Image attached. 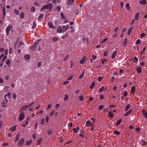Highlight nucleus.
Here are the masks:
<instances>
[{
    "instance_id": "f257e3e1",
    "label": "nucleus",
    "mask_w": 147,
    "mask_h": 147,
    "mask_svg": "<svg viewBox=\"0 0 147 147\" xmlns=\"http://www.w3.org/2000/svg\"><path fill=\"white\" fill-rule=\"evenodd\" d=\"M53 5L52 3H48L46 5H44L43 7L40 10L42 11L43 9H48L51 11L52 10Z\"/></svg>"
},
{
    "instance_id": "f03ea898",
    "label": "nucleus",
    "mask_w": 147,
    "mask_h": 147,
    "mask_svg": "<svg viewBox=\"0 0 147 147\" xmlns=\"http://www.w3.org/2000/svg\"><path fill=\"white\" fill-rule=\"evenodd\" d=\"M24 138H22L19 141L17 144V145L18 146H22L24 143Z\"/></svg>"
},
{
    "instance_id": "7ed1b4c3",
    "label": "nucleus",
    "mask_w": 147,
    "mask_h": 147,
    "mask_svg": "<svg viewBox=\"0 0 147 147\" xmlns=\"http://www.w3.org/2000/svg\"><path fill=\"white\" fill-rule=\"evenodd\" d=\"M12 26L11 25L8 26L6 28L5 31L7 35H9L11 29L12 28Z\"/></svg>"
},
{
    "instance_id": "20e7f679",
    "label": "nucleus",
    "mask_w": 147,
    "mask_h": 147,
    "mask_svg": "<svg viewBox=\"0 0 147 147\" xmlns=\"http://www.w3.org/2000/svg\"><path fill=\"white\" fill-rule=\"evenodd\" d=\"M25 118V115L24 113H21L20 115L19 118V120L20 121H21L23 120Z\"/></svg>"
},
{
    "instance_id": "39448f33",
    "label": "nucleus",
    "mask_w": 147,
    "mask_h": 147,
    "mask_svg": "<svg viewBox=\"0 0 147 147\" xmlns=\"http://www.w3.org/2000/svg\"><path fill=\"white\" fill-rule=\"evenodd\" d=\"M75 0H67V4L68 5H75Z\"/></svg>"
},
{
    "instance_id": "423d86ee",
    "label": "nucleus",
    "mask_w": 147,
    "mask_h": 147,
    "mask_svg": "<svg viewBox=\"0 0 147 147\" xmlns=\"http://www.w3.org/2000/svg\"><path fill=\"white\" fill-rule=\"evenodd\" d=\"M132 111V109H130L124 115V116H127L129 115L130 113Z\"/></svg>"
},
{
    "instance_id": "0eeeda50",
    "label": "nucleus",
    "mask_w": 147,
    "mask_h": 147,
    "mask_svg": "<svg viewBox=\"0 0 147 147\" xmlns=\"http://www.w3.org/2000/svg\"><path fill=\"white\" fill-rule=\"evenodd\" d=\"M127 38H125V39L124 42L123 44V47H124L127 45Z\"/></svg>"
},
{
    "instance_id": "6e6552de",
    "label": "nucleus",
    "mask_w": 147,
    "mask_h": 147,
    "mask_svg": "<svg viewBox=\"0 0 147 147\" xmlns=\"http://www.w3.org/2000/svg\"><path fill=\"white\" fill-rule=\"evenodd\" d=\"M16 130V127L14 126L11 127L9 129V130L11 131L12 132H13L14 131H15Z\"/></svg>"
},
{
    "instance_id": "1a4fd4ad",
    "label": "nucleus",
    "mask_w": 147,
    "mask_h": 147,
    "mask_svg": "<svg viewBox=\"0 0 147 147\" xmlns=\"http://www.w3.org/2000/svg\"><path fill=\"white\" fill-rule=\"evenodd\" d=\"M142 68L140 67H138L136 69V71L138 73H140L142 71Z\"/></svg>"
},
{
    "instance_id": "9d476101",
    "label": "nucleus",
    "mask_w": 147,
    "mask_h": 147,
    "mask_svg": "<svg viewBox=\"0 0 147 147\" xmlns=\"http://www.w3.org/2000/svg\"><path fill=\"white\" fill-rule=\"evenodd\" d=\"M117 51H115L113 53L111 57L112 59H113L116 56V55L117 54Z\"/></svg>"
},
{
    "instance_id": "9b49d317",
    "label": "nucleus",
    "mask_w": 147,
    "mask_h": 147,
    "mask_svg": "<svg viewBox=\"0 0 147 147\" xmlns=\"http://www.w3.org/2000/svg\"><path fill=\"white\" fill-rule=\"evenodd\" d=\"M49 27L53 29L54 28L53 25L52 23L51 22H49L48 23Z\"/></svg>"
},
{
    "instance_id": "f8f14e48",
    "label": "nucleus",
    "mask_w": 147,
    "mask_h": 147,
    "mask_svg": "<svg viewBox=\"0 0 147 147\" xmlns=\"http://www.w3.org/2000/svg\"><path fill=\"white\" fill-rule=\"evenodd\" d=\"M61 28L64 32L66 31L68 29V28H66V26L64 25H63Z\"/></svg>"
},
{
    "instance_id": "ddd939ff",
    "label": "nucleus",
    "mask_w": 147,
    "mask_h": 147,
    "mask_svg": "<svg viewBox=\"0 0 147 147\" xmlns=\"http://www.w3.org/2000/svg\"><path fill=\"white\" fill-rule=\"evenodd\" d=\"M108 114L111 118H113V114L112 112L109 111L108 112Z\"/></svg>"
},
{
    "instance_id": "4468645a",
    "label": "nucleus",
    "mask_w": 147,
    "mask_h": 147,
    "mask_svg": "<svg viewBox=\"0 0 147 147\" xmlns=\"http://www.w3.org/2000/svg\"><path fill=\"white\" fill-rule=\"evenodd\" d=\"M30 56L29 54L26 55L24 56V58L26 60H28L30 59Z\"/></svg>"
},
{
    "instance_id": "2eb2a0df",
    "label": "nucleus",
    "mask_w": 147,
    "mask_h": 147,
    "mask_svg": "<svg viewBox=\"0 0 147 147\" xmlns=\"http://www.w3.org/2000/svg\"><path fill=\"white\" fill-rule=\"evenodd\" d=\"M140 3L141 4L145 5L146 3V0H142L140 1Z\"/></svg>"
},
{
    "instance_id": "dca6fc26",
    "label": "nucleus",
    "mask_w": 147,
    "mask_h": 147,
    "mask_svg": "<svg viewBox=\"0 0 147 147\" xmlns=\"http://www.w3.org/2000/svg\"><path fill=\"white\" fill-rule=\"evenodd\" d=\"M55 110H52L51 112L50 113V116H52L55 113Z\"/></svg>"
},
{
    "instance_id": "f3484780",
    "label": "nucleus",
    "mask_w": 147,
    "mask_h": 147,
    "mask_svg": "<svg viewBox=\"0 0 147 147\" xmlns=\"http://www.w3.org/2000/svg\"><path fill=\"white\" fill-rule=\"evenodd\" d=\"M24 12H22L20 14V18L21 19H24Z\"/></svg>"
},
{
    "instance_id": "a211bd4d",
    "label": "nucleus",
    "mask_w": 147,
    "mask_h": 147,
    "mask_svg": "<svg viewBox=\"0 0 147 147\" xmlns=\"http://www.w3.org/2000/svg\"><path fill=\"white\" fill-rule=\"evenodd\" d=\"M122 121V119H120L118 120H117V121L116 123V125H119L121 123V122Z\"/></svg>"
},
{
    "instance_id": "6ab92c4d",
    "label": "nucleus",
    "mask_w": 147,
    "mask_h": 147,
    "mask_svg": "<svg viewBox=\"0 0 147 147\" xmlns=\"http://www.w3.org/2000/svg\"><path fill=\"white\" fill-rule=\"evenodd\" d=\"M19 136H20V135H19V134H18L16 136L15 140V142H16L19 139Z\"/></svg>"
},
{
    "instance_id": "aec40b11",
    "label": "nucleus",
    "mask_w": 147,
    "mask_h": 147,
    "mask_svg": "<svg viewBox=\"0 0 147 147\" xmlns=\"http://www.w3.org/2000/svg\"><path fill=\"white\" fill-rule=\"evenodd\" d=\"M131 91L132 93H134L135 92V87L132 86L131 88Z\"/></svg>"
},
{
    "instance_id": "412c9836",
    "label": "nucleus",
    "mask_w": 147,
    "mask_h": 147,
    "mask_svg": "<svg viewBox=\"0 0 147 147\" xmlns=\"http://www.w3.org/2000/svg\"><path fill=\"white\" fill-rule=\"evenodd\" d=\"M11 95V93H10L8 92L7 94H5L4 95V98H5V97L6 96H8L9 98H11V97L10 96V95Z\"/></svg>"
},
{
    "instance_id": "4be33fe9",
    "label": "nucleus",
    "mask_w": 147,
    "mask_h": 147,
    "mask_svg": "<svg viewBox=\"0 0 147 147\" xmlns=\"http://www.w3.org/2000/svg\"><path fill=\"white\" fill-rule=\"evenodd\" d=\"M139 15V14L138 13H136L135 17V20H138Z\"/></svg>"
},
{
    "instance_id": "5701e85b",
    "label": "nucleus",
    "mask_w": 147,
    "mask_h": 147,
    "mask_svg": "<svg viewBox=\"0 0 147 147\" xmlns=\"http://www.w3.org/2000/svg\"><path fill=\"white\" fill-rule=\"evenodd\" d=\"M85 61V57L83 58L80 61V63L81 64H83L84 63Z\"/></svg>"
},
{
    "instance_id": "b1692460",
    "label": "nucleus",
    "mask_w": 147,
    "mask_h": 147,
    "mask_svg": "<svg viewBox=\"0 0 147 147\" xmlns=\"http://www.w3.org/2000/svg\"><path fill=\"white\" fill-rule=\"evenodd\" d=\"M42 140V138H40L38 141L37 142V145H40L41 143V142Z\"/></svg>"
},
{
    "instance_id": "393cba45",
    "label": "nucleus",
    "mask_w": 147,
    "mask_h": 147,
    "mask_svg": "<svg viewBox=\"0 0 147 147\" xmlns=\"http://www.w3.org/2000/svg\"><path fill=\"white\" fill-rule=\"evenodd\" d=\"M95 85V82H93L91 85L90 86V88L91 89H92V88L94 87Z\"/></svg>"
},
{
    "instance_id": "a878e982",
    "label": "nucleus",
    "mask_w": 147,
    "mask_h": 147,
    "mask_svg": "<svg viewBox=\"0 0 147 147\" xmlns=\"http://www.w3.org/2000/svg\"><path fill=\"white\" fill-rule=\"evenodd\" d=\"M57 32L59 33H61L62 31V28L61 27H59L58 29L57 30Z\"/></svg>"
},
{
    "instance_id": "bb28decb",
    "label": "nucleus",
    "mask_w": 147,
    "mask_h": 147,
    "mask_svg": "<svg viewBox=\"0 0 147 147\" xmlns=\"http://www.w3.org/2000/svg\"><path fill=\"white\" fill-rule=\"evenodd\" d=\"M36 47V46H32L30 47V50L32 51H34Z\"/></svg>"
},
{
    "instance_id": "cd10ccee",
    "label": "nucleus",
    "mask_w": 147,
    "mask_h": 147,
    "mask_svg": "<svg viewBox=\"0 0 147 147\" xmlns=\"http://www.w3.org/2000/svg\"><path fill=\"white\" fill-rule=\"evenodd\" d=\"M68 36V34L67 33L65 34V35H63L61 37V38L63 39H64L66 37H67Z\"/></svg>"
},
{
    "instance_id": "c85d7f7f",
    "label": "nucleus",
    "mask_w": 147,
    "mask_h": 147,
    "mask_svg": "<svg viewBox=\"0 0 147 147\" xmlns=\"http://www.w3.org/2000/svg\"><path fill=\"white\" fill-rule=\"evenodd\" d=\"M113 133L117 135H119L120 134V132L117 130L113 132Z\"/></svg>"
},
{
    "instance_id": "c756f323",
    "label": "nucleus",
    "mask_w": 147,
    "mask_h": 147,
    "mask_svg": "<svg viewBox=\"0 0 147 147\" xmlns=\"http://www.w3.org/2000/svg\"><path fill=\"white\" fill-rule=\"evenodd\" d=\"M132 29H133V27H131L129 29V30L128 31V32H127V34L128 35H129L130 34V33H131V30H132Z\"/></svg>"
},
{
    "instance_id": "7c9ffc66",
    "label": "nucleus",
    "mask_w": 147,
    "mask_h": 147,
    "mask_svg": "<svg viewBox=\"0 0 147 147\" xmlns=\"http://www.w3.org/2000/svg\"><path fill=\"white\" fill-rule=\"evenodd\" d=\"M53 131L52 130L50 129L47 133V134L50 135L51 134H53Z\"/></svg>"
},
{
    "instance_id": "2f4dec72",
    "label": "nucleus",
    "mask_w": 147,
    "mask_h": 147,
    "mask_svg": "<svg viewBox=\"0 0 147 147\" xmlns=\"http://www.w3.org/2000/svg\"><path fill=\"white\" fill-rule=\"evenodd\" d=\"M130 107V105L129 104L127 105L125 109V111H127Z\"/></svg>"
},
{
    "instance_id": "473e14b6",
    "label": "nucleus",
    "mask_w": 147,
    "mask_h": 147,
    "mask_svg": "<svg viewBox=\"0 0 147 147\" xmlns=\"http://www.w3.org/2000/svg\"><path fill=\"white\" fill-rule=\"evenodd\" d=\"M84 71H85V70L84 71V72L83 73H82V74L79 76V79H81L82 78H83L84 76Z\"/></svg>"
},
{
    "instance_id": "72a5a7b5",
    "label": "nucleus",
    "mask_w": 147,
    "mask_h": 147,
    "mask_svg": "<svg viewBox=\"0 0 147 147\" xmlns=\"http://www.w3.org/2000/svg\"><path fill=\"white\" fill-rule=\"evenodd\" d=\"M2 104L3 107H7V102H3Z\"/></svg>"
},
{
    "instance_id": "f704fd0d",
    "label": "nucleus",
    "mask_w": 147,
    "mask_h": 147,
    "mask_svg": "<svg viewBox=\"0 0 147 147\" xmlns=\"http://www.w3.org/2000/svg\"><path fill=\"white\" fill-rule=\"evenodd\" d=\"M125 7L128 10H129V3H127L125 5Z\"/></svg>"
},
{
    "instance_id": "c9c22d12",
    "label": "nucleus",
    "mask_w": 147,
    "mask_h": 147,
    "mask_svg": "<svg viewBox=\"0 0 147 147\" xmlns=\"http://www.w3.org/2000/svg\"><path fill=\"white\" fill-rule=\"evenodd\" d=\"M135 22V21L134 19H132L131 22H130V25H132L134 24Z\"/></svg>"
},
{
    "instance_id": "e433bc0d",
    "label": "nucleus",
    "mask_w": 147,
    "mask_h": 147,
    "mask_svg": "<svg viewBox=\"0 0 147 147\" xmlns=\"http://www.w3.org/2000/svg\"><path fill=\"white\" fill-rule=\"evenodd\" d=\"M74 62L72 61H71L70 62V67L71 68H72L74 66Z\"/></svg>"
},
{
    "instance_id": "4c0bfd02",
    "label": "nucleus",
    "mask_w": 147,
    "mask_h": 147,
    "mask_svg": "<svg viewBox=\"0 0 147 147\" xmlns=\"http://www.w3.org/2000/svg\"><path fill=\"white\" fill-rule=\"evenodd\" d=\"M141 42L140 40V39H138L135 42V44L136 45H139L140 44Z\"/></svg>"
},
{
    "instance_id": "58836bf2",
    "label": "nucleus",
    "mask_w": 147,
    "mask_h": 147,
    "mask_svg": "<svg viewBox=\"0 0 147 147\" xmlns=\"http://www.w3.org/2000/svg\"><path fill=\"white\" fill-rule=\"evenodd\" d=\"M36 24L35 21H34L33 22V25L32 26V28H36Z\"/></svg>"
},
{
    "instance_id": "ea45409f",
    "label": "nucleus",
    "mask_w": 147,
    "mask_h": 147,
    "mask_svg": "<svg viewBox=\"0 0 147 147\" xmlns=\"http://www.w3.org/2000/svg\"><path fill=\"white\" fill-rule=\"evenodd\" d=\"M32 141L30 140L27 141L26 143V145H29L31 143Z\"/></svg>"
},
{
    "instance_id": "a19ab883",
    "label": "nucleus",
    "mask_w": 147,
    "mask_h": 147,
    "mask_svg": "<svg viewBox=\"0 0 147 147\" xmlns=\"http://www.w3.org/2000/svg\"><path fill=\"white\" fill-rule=\"evenodd\" d=\"M68 98V95L67 94H65V97L64 98V100H66Z\"/></svg>"
},
{
    "instance_id": "79ce46f5",
    "label": "nucleus",
    "mask_w": 147,
    "mask_h": 147,
    "mask_svg": "<svg viewBox=\"0 0 147 147\" xmlns=\"http://www.w3.org/2000/svg\"><path fill=\"white\" fill-rule=\"evenodd\" d=\"M14 12L15 14L17 15H18L19 14V11H18L16 9H14Z\"/></svg>"
},
{
    "instance_id": "37998d69",
    "label": "nucleus",
    "mask_w": 147,
    "mask_h": 147,
    "mask_svg": "<svg viewBox=\"0 0 147 147\" xmlns=\"http://www.w3.org/2000/svg\"><path fill=\"white\" fill-rule=\"evenodd\" d=\"M134 60H132L134 61L135 63H136L138 61V59L136 57H134Z\"/></svg>"
},
{
    "instance_id": "c03bdc74",
    "label": "nucleus",
    "mask_w": 147,
    "mask_h": 147,
    "mask_svg": "<svg viewBox=\"0 0 147 147\" xmlns=\"http://www.w3.org/2000/svg\"><path fill=\"white\" fill-rule=\"evenodd\" d=\"M79 100L81 101H82L83 100V96L82 95L81 96H80L79 97Z\"/></svg>"
},
{
    "instance_id": "a18cd8bd",
    "label": "nucleus",
    "mask_w": 147,
    "mask_h": 147,
    "mask_svg": "<svg viewBox=\"0 0 147 147\" xmlns=\"http://www.w3.org/2000/svg\"><path fill=\"white\" fill-rule=\"evenodd\" d=\"M44 16L43 14H41L38 18V20L39 21L41 18H42Z\"/></svg>"
},
{
    "instance_id": "49530a36",
    "label": "nucleus",
    "mask_w": 147,
    "mask_h": 147,
    "mask_svg": "<svg viewBox=\"0 0 147 147\" xmlns=\"http://www.w3.org/2000/svg\"><path fill=\"white\" fill-rule=\"evenodd\" d=\"M35 8L34 7H32L31 8V12H33L35 11Z\"/></svg>"
},
{
    "instance_id": "de8ad7c7",
    "label": "nucleus",
    "mask_w": 147,
    "mask_h": 147,
    "mask_svg": "<svg viewBox=\"0 0 147 147\" xmlns=\"http://www.w3.org/2000/svg\"><path fill=\"white\" fill-rule=\"evenodd\" d=\"M142 113H143V115L145 117V116H146L147 114V113L144 110H142Z\"/></svg>"
},
{
    "instance_id": "09e8293b",
    "label": "nucleus",
    "mask_w": 147,
    "mask_h": 147,
    "mask_svg": "<svg viewBox=\"0 0 147 147\" xmlns=\"http://www.w3.org/2000/svg\"><path fill=\"white\" fill-rule=\"evenodd\" d=\"M58 38L57 37H55L52 39L53 41L56 42L57 41Z\"/></svg>"
},
{
    "instance_id": "8fccbe9b",
    "label": "nucleus",
    "mask_w": 147,
    "mask_h": 147,
    "mask_svg": "<svg viewBox=\"0 0 147 147\" xmlns=\"http://www.w3.org/2000/svg\"><path fill=\"white\" fill-rule=\"evenodd\" d=\"M28 107V106L27 105L23 106L22 109L25 110Z\"/></svg>"
},
{
    "instance_id": "3c124183",
    "label": "nucleus",
    "mask_w": 147,
    "mask_h": 147,
    "mask_svg": "<svg viewBox=\"0 0 147 147\" xmlns=\"http://www.w3.org/2000/svg\"><path fill=\"white\" fill-rule=\"evenodd\" d=\"M86 124L88 125H87V126H88L90 125L91 123L90 122V121H87Z\"/></svg>"
},
{
    "instance_id": "603ef678",
    "label": "nucleus",
    "mask_w": 147,
    "mask_h": 147,
    "mask_svg": "<svg viewBox=\"0 0 147 147\" xmlns=\"http://www.w3.org/2000/svg\"><path fill=\"white\" fill-rule=\"evenodd\" d=\"M104 86H102L101 88H100L99 90V92H102L104 91Z\"/></svg>"
},
{
    "instance_id": "864d4df0",
    "label": "nucleus",
    "mask_w": 147,
    "mask_h": 147,
    "mask_svg": "<svg viewBox=\"0 0 147 147\" xmlns=\"http://www.w3.org/2000/svg\"><path fill=\"white\" fill-rule=\"evenodd\" d=\"M142 142L143 143V145L144 146H145L147 144V142L143 140H142Z\"/></svg>"
},
{
    "instance_id": "5fc2aeb1",
    "label": "nucleus",
    "mask_w": 147,
    "mask_h": 147,
    "mask_svg": "<svg viewBox=\"0 0 147 147\" xmlns=\"http://www.w3.org/2000/svg\"><path fill=\"white\" fill-rule=\"evenodd\" d=\"M6 64L7 65H10V61L9 60H8L6 62Z\"/></svg>"
},
{
    "instance_id": "6e6d98bb",
    "label": "nucleus",
    "mask_w": 147,
    "mask_h": 147,
    "mask_svg": "<svg viewBox=\"0 0 147 147\" xmlns=\"http://www.w3.org/2000/svg\"><path fill=\"white\" fill-rule=\"evenodd\" d=\"M4 51V49L3 48H1L0 49V53H2Z\"/></svg>"
},
{
    "instance_id": "4d7b16f0",
    "label": "nucleus",
    "mask_w": 147,
    "mask_h": 147,
    "mask_svg": "<svg viewBox=\"0 0 147 147\" xmlns=\"http://www.w3.org/2000/svg\"><path fill=\"white\" fill-rule=\"evenodd\" d=\"M108 38H105L104 39H103V40H102V41L101 43H104V42H105V41H106L107 40Z\"/></svg>"
},
{
    "instance_id": "13d9d810",
    "label": "nucleus",
    "mask_w": 147,
    "mask_h": 147,
    "mask_svg": "<svg viewBox=\"0 0 147 147\" xmlns=\"http://www.w3.org/2000/svg\"><path fill=\"white\" fill-rule=\"evenodd\" d=\"M3 14L4 15V16H5V7H3Z\"/></svg>"
},
{
    "instance_id": "bf43d9fd",
    "label": "nucleus",
    "mask_w": 147,
    "mask_h": 147,
    "mask_svg": "<svg viewBox=\"0 0 147 147\" xmlns=\"http://www.w3.org/2000/svg\"><path fill=\"white\" fill-rule=\"evenodd\" d=\"M49 116H46V121L47 123H48L49 122Z\"/></svg>"
},
{
    "instance_id": "052dcab7",
    "label": "nucleus",
    "mask_w": 147,
    "mask_h": 147,
    "mask_svg": "<svg viewBox=\"0 0 147 147\" xmlns=\"http://www.w3.org/2000/svg\"><path fill=\"white\" fill-rule=\"evenodd\" d=\"M104 106L103 105H100L99 107V109L100 110H101L103 108Z\"/></svg>"
},
{
    "instance_id": "680f3d73",
    "label": "nucleus",
    "mask_w": 147,
    "mask_h": 147,
    "mask_svg": "<svg viewBox=\"0 0 147 147\" xmlns=\"http://www.w3.org/2000/svg\"><path fill=\"white\" fill-rule=\"evenodd\" d=\"M108 52L107 51H105L104 53V56H107L108 54Z\"/></svg>"
},
{
    "instance_id": "e2e57ef3",
    "label": "nucleus",
    "mask_w": 147,
    "mask_h": 147,
    "mask_svg": "<svg viewBox=\"0 0 147 147\" xmlns=\"http://www.w3.org/2000/svg\"><path fill=\"white\" fill-rule=\"evenodd\" d=\"M123 95L125 97L127 96V93L126 91H124L123 93Z\"/></svg>"
},
{
    "instance_id": "0e129e2a",
    "label": "nucleus",
    "mask_w": 147,
    "mask_h": 147,
    "mask_svg": "<svg viewBox=\"0 0 147 147\" xmlns=\"http://www.w3.org/2000/svg\"><path fill=\"white\" fill-rule=\"evenodd\" d=\"M61 17L62 19H64L65 18L64 15L62 12H61Z\"/></svg>"
},
{
    "instance_id": "69168bd1",
    "label": "nucleus",
    "mask_w": 147,
    "mask_h": 147,
    "mask_svg": "<svg viewBox=\"0 0 147 147\" xmlns=\"http://www.w3.org/2000/svg\"><path fill=\"white\" fill-rule=\"evenodd\" d=\"M73 78V77L72 76H70L69 77H68L67 78V80H71Z\"/></svg>"
},
{
    "instance_id": "338daca9",
    "label": "nucleus",
    "mask_w": 147,
    "mask_h": 147,
    "mask_svg": "<svg viewBox=\"0 0 147 147\" xmlns=\"http://www.w3.org/2000/svg\"><path fill=\"white\" fill-rule=\"evenodd\" d=\"M45 119H42V120H41V123L42 124H44V122H45Z\"/></svg>"
},
{
    "instance_id": "774afa93",
    "label": "nucleus",
    "mask_w": 147,
    "mask_h": 147,
    "mask_svg": "<svg viewBox=\"0 0 147 147\" xmlns=\"http://www.w3.org/2000/svg\"><path fill=\"white\" fill-rule=\"evenodd\" d=\"M57 9L58 11H60L61 10V8L59 6H58L57 7Z\"/></svg>"
}]
</instances>
